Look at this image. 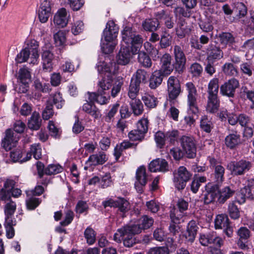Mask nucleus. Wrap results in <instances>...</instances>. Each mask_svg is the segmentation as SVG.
<instances>
[{
	"mask_svg": "<svg viewBox=\"0 0 254 254\" xmlns=\"http://www.w3.org/2000/svg\"><path fill=\"white\" fill-rule=\"evenodd\" d=\"M153 219L147 215L142 216L134 224L126 225L118 229L114 234L113 240L117 243L122 241L126 247H131L138 243L135 235L142 232L152 226Z\"/></svg>",
	"mask_w": 254,
	"mask_h": 254,
	"instance_id": "obj_1",
	"label": "nucleus"
},
{
	"mask_svg": "<svg viewBox=\"0 0 254 254\" xmlns=\"http://www.w3.org/2000/svg\"><path fill=\"white\" fill-rule=\"evenodd\" d=\"M185 89L187 94V106L188 116L184 118V121L186 125L191 127L195 122L193 115H195L198 113V107L197 100L198 93L196 87L192 82H188L185 84Z\"/></svg>",
	"mask_w": 254,
	"mask_h": 254,
	"instance_id": "obj_2",
	"label": "nucleus"
},
{
	"mask_svg": "<svg viewBox=\"0 0 254 254\" xmlns=\"http://www.w3.org/2000/svg\"><path fill=\"white\" fill-rule=\"evenodd\" d=\"M119 32V27L113 21L107 23L104 30L101 42L103 53L109 54L112 53L117 44L116 38Z\"/></svg>",
	"mask_w": 254,
	"mask_h": 254,
	"instance_id": "obj_3",
	"label": "nucleus"
},
{
	"mask_svg": "<svg viewBox=\"0 0 254 254\" xmlns=\"http://www.w3.org/2000/svg\"><path fill=\"white\" fill-rule=\"evenodd\" d=\"M122 42L126 45V46L129 47L132 54H137L143 42L141 36L138 34L136 35L129 27L124 28L122 31Z\"/></svg>",
	"mask_w": 254,
	"mask_h": 254,
	"instance_id": "obj_4",
	"label": "nucleus"
},
{
	"mask_svg": "<svg viewBox=\"0 0 254 254\" xmlns=\"http://www.w3.org/2000/svg\"><path fill=\"white\" fill-rule=\"evenodd\" d=\"M15 182L11 179L6 180L3 187L0 190V200L6 201L11 199V196L18 197L21 194V190L18 188H14Z\"/></svg>",
	"mask_w": 254,
	"mask_h": 254,
	"instance_id": "obj_5",
	"label": "nucleus"
},
{
	"mask_svg": "<svg viewBox=\"0 0 254 254\" xmlns=\"http://www.w3.org/2000/svg\"><path fill=\"white\" fill-rule=\"evenodd\" d=\"M252 167V162L245 159H241L238 161H231L227 165V169L234 176L244 175L249 172Z\"/></svg>",
	"mask_w": 254,
	"mask_h": 254,
	"instance_id": "obj_6",
	"label": "nucleus"
},
{
	"mask_svg": "<svg viewBox=\"0 0 254 254\" xmlns=\"http://www.w3.org/2000/svg\"><path fill=\"white\" fill-rule=\"evenodd\" d=\"M167 101L171 104L177 102V98L181 92V86L179 80L174 76H171L167 80Z\"/></svg>",
	"mask_w": 254,
	"mask_h": 254,
	"instance_id": "obj_7",
	"label": "nucleus"
},
{
	"mask_svg": "<svg viewBox=\"0 0 254 254\" xmlns=\"http://www.w3.org/2000/svg\"><path fill=\"white\" fill-rule=\"evenodd\" d=\"M191 176L190 173L185 167H179L177 170L174 172L173 182L175 188L178 190H183Z\"/></svg>",
	"mask_w": 254,
	"mask_h": 254,
	"instance_id": "obj_8",
	"label": "nucleus"
},
{
	"mask_svg": "<svg viewBox=\"0 0 254 254\" xmlns=\"http://www.w3.org/2000/svg\"><path fill=\"white\" fill-rule=\"evenodd\" d=\"M148 121L146 119L142 118L137 123V128L130 131L128 134L130 140L132 141H141L144 137L148 130Z\"/></svg>",
	"mask_w": 254,
	"mask_h": 254,
	"instance_id": "obj_9",
	"label": "nucleus"
},
{
	"mask_svg": "<svg viewBox=\"0 0 254 254\" xmlns=\"http://www.w3.org/2000/svg\"><path fill=\"white\" fill-rule=\"evenodd\" d=\"M240 86L239 81L235 78H232L222 84L220 87V94L229 98H234L236 89Z\"/></svg>",
	"mask_w": 254,
	"mask_h": 254,
	"instance_id": "obj_10",
	"label": "nucleus"
},
{
	"mask_svg": "<svg viewBox=\"0 0 254 254\" xmlns=\"http://www.w3.org/2000/svg\"><path fill=\"white\" fill-rule=\"evenodd\" d=\"M181 145L188 158H193L196 156V147L192 136L183 135L180 138Z\"/></svg>",
	"mask_w": 254,
	"mask_h": 254,
	"instance_id": "obj_11",
	"label": "nucleus"
},
{
	"mask_svg": "<svg viewBox=\"0 0 254 254\" xmlns=\"http://www.w3.org/2000/svg\"><path fill=\"white\" fill-rule=\"evenodd\" d=\"M173 54L175 58V68L179 72H183L185 68L187 59L182 48L179 45H175L174 47Z\"/></svg>",
	"mask_w": 254,
	"mask_h": 254,
	"instance_id": "obj_12",
	"label": "nucleus"
},
{
	"mask_svg": "<svg viewBox=\"0 0 254 254\" xmlns=\"http://www.w3.org/2000/svg\"><path fill=\"white\" fill-rule=\"evenodd\" d=\"M238 239L236 244L239 249L242 250H247L249 249L248 245L249 239L251 236L249 229L246 227H241L236 232Z\"/></svg>",
	"mask_w": 254,
	"mask_h": 254,
	"instance_id": "obj_13",
	"label": "nucleus"
},
{
	"mask_svg": "<svg viewBox=\"0 0 254 254\" xmlns=\"http://www.w3.org/2000/svg\"><path fill=\"white\" fill-rule=\"evenodd\" d=\"M135 178L134 187L138 192H141L142 187L146 185L148 180V176L146 174V168L144 166H141L137 168L136 171Z\"/></svg>",
	"mask_w": 254,
	"mask_h": 254,
	"instance_id": "obj_14",
	"label": "nucleus"
},
{
	"mask_svg": "<svg viewBox=\"0 0 254 254\" xmlns=\"http://www.w3.org/2000/svg\"><path fill=\"white\" fill-rule=\"evenodd\" d=\"M18 82L20 85L19 91L22 93H25L27 91L28 84L31 81V74L29 69L23 67L19 69L18 72Z\"/></svg>",
	"mask_w": 254,
	"mask_h": 254,
	"instance_id": "obj_15",
	"label": "nucleus"
},
{
	"mask_svg": "<svg viewBox=\"0 0 254 254\" xmlns=\"http://www.w3.org/2000/svg\"><path fill=\"white\" fill-rule=\"evenodd\" d=\"M108 160V157L105 152L100 151L98 153L90 155L86 161V166L84 169L87 170L88 167L98 165H103Z\"/></svg>",
	"mask_w": 254,
	"mask_h": 254,
	"instance_id": "obj_16",
	"label": "nucleus"
},
{
	"mask_svg": "<svg viewBox=\"0 0 254 254\" xmlns=\"http://www.w3.org/2000/svg\"><path fill=\"white\" fill-rule=\"evenodd\" d=\"M19 137L14 135L13 131L8 129L5 131V136L1 141V146L6 150H9L14 147L18 140Z\"/></svg>",
	"mask_w": 254,
	"mask_h": 254,
	"instance_id": "obj_17",
	"label": "nucleus"
},
{
	"mask_svg": "<svg viewBox=\"0 0 254 254\" xmlns=\"http://www.w3.org/2000/svg\"><path fill=\"white\" fill-rule=\"evenodd\" d=\"M51 5L49 0H41V4L38 15L39 20L42 23L46 22L51 15Z\"/></svg>",
	"mask_w": 254,
	"mask_h": 254,
	"instance_id": "obj_18",
	"label": "nucleus"
},
{
	"mask_svg": "<svg viewBox=\"0 0 254 254\" xmlns=\"http://www.w3.org/2000/svg\"><path fill=\"white\" fill-rule=\"evenodd\" d=\"M113 78L112 75L108 74L103 76L99 79L97 84L98 93L101 94H109L110 89L113 85Z\"/></svg>",
	"mask_w": 254,
	"mask_h": 254,
	"instance_id": "obj_19",
	"label": "nucleus"
},
{
	"mask_svg": "<svg viewBox=\"0 0 254 254\" xmlns=\"http://www.w3.org/2000/svg\"><path fill=\"white\" fill-rule=\"evenodd\" d=\"M172 57L169 54H165L161 58V68L159 71L165 76H168L173 71L174 64H171Z\"/></svg>",
	"mask_w": 254,
	"mask_h": 254,
	"instance_id": "obj_20",
	"label": "nucleus"
},
{
	"mask_svg": "<svg viewBox=\"0 0 254 254\" xmlns=\"http://www.w3.org/2000/svg\"><path fill=\"white\" fill-rule=\"evenodd\" d=\"M206 191L204 197L205 204H209L217 199L218 202V185L208 184L205 186Z\"/></svg>",
	"mask_w": 254,
	"mask_h": 254,
	"instance_id": "obj_21",
	"label": "nucleus"
},
{
	"mask_svg": "<svg viewBox=\"0 0 254 254\" xmlns=\"http://www.w3.org/2000/svg\"><path fill=\"white\" fill-rule=\"evenodd\" d=\"M224 141L225 145L230 149H236L242 142L241 135L237 131L227 135Z\"/></svg>",
	"mask_w": 254,
	"mask_h": 254,
	"instance_id": "obj_22",
	"label": "nucleus"
},
{
	"mask_svg": "<svg viewBox=\"0 0 254 254\" xmlns=\"http://www.w3.org/2000/svg\"><path fill=\"white\" fill-rule=\"evenodd\" d=\"M38 42L35 40H30L27 44V46L25 49L29 51L31 54L30 57L29 64H37L39 55L38 54Z\"/></svg>",
	"mask_w": 254,
	"mask_h": 254,
	"instance_id": "obj_23",
	"label": "nucleus"
},
{
	"mask_svg": "<svg viewBox=\"0 0 254 254\" xmlns=\"http://www.w3.org/2000/svg\"><path fill=\"white\" fill-rule=\"evenodd\" d=\"M121 45V49L117 56V62L120 64L126 65L128 64L131 58L130 49L122 42Z\"/></svg>",
	"mask_w": 254,
	"mask_h": 254,
	"instance_id": "obj_24",
	"label": "nucleus"
},
{
	"mask_svg": "<svg viewBox=\"0 0 254 254\" xmlns=\"http://www.w3.org/2000/svg\"><path fill=\"white\" fill-rule=\"evenodd\" d=\"M168 163L163 159H156L152 161L149 165L150 172H166L168 170Z\"/></svg>",
	"mask_w": 254,
	"mask_h": 254,
	"instance_id": "obj_25",
	"label": "nucleus"
},
{
	"mask_svg": "<svg viewBox=\"0 0 254 254\" xmlns=\"http://www.w3.org/2000/svg\"><path fill=\"white\" fill-rule=\"evenodd\" d=\"M32 156L36 159L39 160L42 158V148L39 143H34L30 145V149L25 153V156L23 160L29 161Z\"/></svg>",
	"mask_w": 254,
	"mask_h": 254,
	"instance_id": "obj_26",
	"label": "nucleus"
},
{
	"mask_svg": "<svg viewBox=\"0 0 254 254\" xmlns=\"http://www.w3.org/2000/svg\"><path fill=\"white\" fill-rule=\"evenodd\" d=\"M220 107V100L218 95H208L206 110L211 114L216 113Z\"/></svg>",
	"mask_w": 254,
	"mask_h": 254,
	"instance_id": "obj_27",
	"label": "nucleus"
},
{
	"mask_svg": "<svg viewBox=\"0 0 254 254\" xmlns=\"http://www.w3.org/2000/svg\"><path fill=\"white\" fill-rule=\"evenodd\" d=\"M207 60L214 62L215 60L221 59L223 57V52L218 47L212 44L209 45L207 49Z\"/></svg>",
	"mask_w": 254,
	"mask_h": 254,
	"instance_id": "obj_28",
	"label": "nucleus"
},
{
	"mask_svg": "<svg viewBox=\"0 0 254 254\" xmlns=\"http://www.w3.org/2000/svg\"><path fill=\"white\" fill-rule=\"evenodd\" d=\"M87 94L88 100L90 102H96L101 105L107 104L110 97L109 94H101L98 93V90L97 92H88Z\"/></svg>",
	"mask_w": 254,
	"mask_h": 254,
	"instance_id": "obj_29",
	"label": "nucleus"
},
{
	"mask_svg": "<svg viewBox=\"0 0 254 254\" xmlns=\"http://www.w3.org/2000/svg\"><path fill=\"white\" fill-rule=\"evenodd\" d=\"M43 68L46 72H50L53 69V60L54 54L50 50L44 51L42 55Z\"/></svg>",
	"mask_w": 254,
	"mask_h": 254,
	"instance_id": "obj_30",
	"label": "nucleus"
},
{
	"mask_svg": "<svg viewBox=\"0 0 254 254\" xmlns=\"http://www.w3.org/2000/svg\"><path fill=\"white\" fill-rule=\"evenodd\" d=\"M54 22L61 27H65L68 23L67 12L64 8H62L58 10L54 16Z\"/></svg>",
	"mask_w": 254,
	"mask_h": 254,
	"instance_id": "obj_31",
	"label": "nucleus"
},
{
	"mask_svg": "<svg viewBox=\"0 0 254 254\" xmlns=\"http://www.w3.org/2000/svg\"><path fill=\"white\" fill-rule=\"evenodd\" d=\"M234 192V190L229 187H225L219 190L218 186V202L221 204L224 203L227 199L233 195Z\"/></svg>",
	"mask_w": 254,
	"mask_h": 254,
	"instance_id": "obj_32",
	"label": "nucleus"
},
{
	"mask_svg": "<svg viewBox=\"0 0 254 254\" xmlns=\"http://www.w3.org/2000/svg\"><path fill=\"white\" fill-rule=\"evenodd\" d=\"M42 120L39 113L34 112L27 123L28 128L32 130H38L41 126Z\"/></svg>",
	"mask_w": 254,
	"mask_h": 254,
	"instance_id": "obj_33",
	"label": "nucleus"
},
{
	"mask_svg": "<svg viewBox=\"0 0 254 254\" xmlns=\"http://www.w3.org/2000/svg\"><path fill=\"white\" fill-rule=\"evenodd\" d=\"M4 202V220H14L13 217L16 209V203L11 199Z\"/></svg>",
	"mask_w": 254,
	"mask_h": 254,
	"instance_id": "obj_34",
	"label": "nucleus"
},
{
	"mask_svg": "<svg viewBox=\"0 0 254 254\" xmlns=\"http://www.w3.org/2000/svg\"><path fill=\"white\" fill-rule=\"evenodd\" d=\"M164 76H166L158 70H155L151 74L149 79V87L155 89L162 83Z\"/></svg>",
	"mask_w": 254,
	"mask_h": 254,
	"instance_id": "obj_35",
	"label": "nucleus"
},
{
	"mask_svg": "<svg viewBox=\"0 0 254 254\" xmlns=\"http://www.w3.org/2000/svg\"><path fill=\"white\" fill-rule=\"evenodd\" d=\"M82 110L95 119H98L101 117L100 111L93 102H90L88 100L83 104Z\"/></svg>",
	"mask_w": 254,
	"mask_h": 254,
	"instance_id": "obj_36",
	"label": "nucleus"
},
{
	"mask_svg": "<svg viewBox=\"0 0 254 254\" xmlns=\"http://www.w3.org/2000/svg\"><path fill=\"white\" fill-rule=\"evenodd\" d=\"M215 161L214 159L210 160L211 165L214 168V177L215 182L217 183H222L224 180V173L225 169L223 166L221 165H213L212 162Z\"/></svg>",
	"mask_w": 254,
	"mask_h": 254,
	"instance_id": "obj_37",
	"label": "nucleus"
},
{
	"mask_svg": "<svg viewBox=\"0 0 254 254\" xmlns=\"http://www.w3.org/2000/svg\"><path fill=\"white\" fill-rule=\"evenodd\" d=\"M198 228L196 221L194 220H191L188 224L187 229L188 235L186 238L189 242L192 243L194 241Z\"/></svg>",
	"mask_w": 254,
	"mask_h": 254,
	"instance_id": "obj_38",
	"label": "nucleus"
},
{
	"mask_svg": "<svg viewBox=\"0 0 254 254\" xmlns=\"http://www.w3.org/2000/svg\"><path fill=\"white\" fill-rule=\"evenodd\" d=\"M175 30L178 38L182 39L185 37L188 31L187 22L185 19L181 18H179Z\"/></svg>",
	"mask_w": 254,
	"mask_h": 254,
	"instance_id": "obj_39",
	"label": "nucleus"
},
{
	"mask_svg": "<svg viewBox=\"0 0 254 254\" xmlns=\"http://www.w3.org/2000/svg\"><path fill=\"white\" fill-rule=\"evenodd\" d=\"M215 228L216 229H222L230 224L228 216L225 214L217 215L214 221Z\"/></svg>",
	"mask_w": 254,
	"mask_h": 254,
	"instance_id": "obj_40",
	"label": "nucleus"
},
{
	"mask_svg": "<svg viewBox=\"0 0 254 254\" xmlns=\"http://www.w3.org/2000/svg\"><path fill=\"white\" fill-rule=\"evenodd\" d=\"M129 105L135 116H139L142 114L144 111L143 105L139 99L136 98L131 99Z\"/></svg>",
	"mask_w": 254,
	"mask_h": 254,
	"instance_id": "obj_41",
	"label": "nucleus"
},
{
	"mask_svg": "<svg viewBox=\"0 0 254 254\" xmlns=\"http://www.w3.org/2000/svg\"><path fill=\"white\" fill-rule=\"evenodd\" d=\"M96 68L102 76L108 74L111 75V72L113 68L112 63H107L105 62H99L96 65Z\"/></svg>",
	"mask_w": 254,
	"mask_h": 254,
	"instance_id": "obj_42",
	"label": "nucleus"
},
{
	"mask_svg": "<svg viewBox=\"0 0 254 254\" xmlns=\"http://www.w3.org/2000/svg\"><path fill=\"white\" fill-rule=\"evenodd\" d=\"M16 225L15 220H4L3 224L6 231V236L8 239H12L15 235L13 226Z\"/></svg>",
	"mask_w": 254,
	"mask_h": 254,
	"instance_id": "obj_43",
	"label": "nucleus"
},
{
	"mask_svg": "<svg viewBox=\"0 0 254 254\" xmlns=\"http://www.w3.org/2000/svg\"><path fill=\"white\" fill-rule=\"evenodd\" d=\"M147 79V72L143 69H138L134 73L131 78V81L140 85L141 83H145Z\"/></svg>",
	"mask_w": 254,
	"mask_h": 254,
	"instance_id": "obj_44",
	"label": "nucleus"
},
{
	"mask_svg": "<svg viewBox=\"0 0 254 254\" xmlns=\"http://www.w3.org/2000/svg\"><path fill=\"white\" fill-rule=\"evenodd\" d=\"M240 98L244 100H248L252 102L251 108L254 107V91L249 90L247 87H242L240 94Z\"/></svg>",
	"mask_w": 254,
	"mask_h": 254,
	"instance_id": "obj_45",
	"label": "nucleus"
},
{
	"mask_svg": "<svg viewBox=\"0 0 254 254\" xmlns=\"http://www.w3.org/2000/svg\"><path fill=\"white\" fill-rule=\"evenodd\" d=\"M142 100L145 105L148 108L156 107L158 102L157 98L149 94H144L142 96Z\"/></svg>",
	"mask_w": 254,
	"mask_h": 254,
	"instance_id": "obj_46",
	"label": "nucleus"
},
{
	"mask_svg": "<svg viewBox=\"0 0 254 254\" xmlns=\"http://www.w3.org/2000/svg\"><path fill=\"white\" fill-rule=\"evenodd\" d=\"M219 79L217 78H214L211 79L208 85V95H218Z\"/></svg>",
	"mask_w": 254,
	"mask_h": 254,
	"instance_id": "obj_47",
	"label": "nucleus"
},
{
	"mask_svg": "<svg viewBox=\"0 0 254 254\" xmlns=\"http://www.w3.org/2000/svg\"><path fill=\"white\" fill-rule=\"evenodd\" d=\"M159 26V22L157 19H146L142 23V27L146 31H155Z\"/></svg>",
	"mask_w": 254,
	"mask_h": 254,
	"instance_id": "obj_48",
	"label": "nucleus"
},
{
	"mask_svg": "<svg viewBox=\"0 0 254 254\" xmlns=\"http://www.w3.org/2000/svg\"><path fill=\"white\" fill-rule=\"evenodd\" d=\"M228 212L230 217L233 219H238L240 217L239 209L234 201L230 202L229 203Z\"/></svg>",
	"mask_w": 254,
	"mask_h": 254,
	"instance_id": "obj_49",
	"label": "nucleus"
},
{
	"mask_svg": "<svg viewBox=\"0 0 254 254\" xmlns=\"http://www.w3.org/2000/svg\"><path fill=\"white\" fill-rule=\"evenodd\" d=\"M140 90V85L130 80V84L128 88V96L130 99L136 98Z\"/></svg>",
	"mask_w": 254,
	"mask_h": 254,
	"instance_id": "obj_50",
	"label": "nucleus"
},
{
	"mask_svg": "<svg viewBox=\"0 0 254 254\" xmlns=\"http://www.w3.org/2000/svg\"><path fill=\"white\" fill-rule=\"evenodd\" d=\"M200 126L201 129L207 133L210 132L213 127L212 122L206 116L201 117Z\"/></svg>",
	"mask_w": 254,
	"mask_h": 254,
	"instance_id": "obj_51",
	"label": "nucleus"
},
{
	"mask_svg": "<svg viewBox=\"0 0 254 254\" xmlns=\"http://www.w3.org/2000/svg\"><path fill=\"white\" fill-rule=\"evenodd\" d=\"M50 101L51 104L53 103L58 109L62 108L64 104V100L63 99L62 95L59 92H56L54 94L51 95V98L47 102Z\"/></svg>",
	"mask_w": 254,
	"mask_h": 254,
	"instance_id": "obj_52",
	"label": "nucleus"
},
{
	"mask_svg": "<svg viewBox=\"0 0 254 254\" xmlns=\"http://www.w3.org/2000/svg\"><path fill=\"white\" fill-rule=\"evenodd\" d=\"M138 62L145 67H150L152 65V62L149 57L143 52H138L137 53Z\"/></svg>",
	"mask_w": 254,
	"mask_h": 254,
	"instance_id": "obj_53",
	"label": "nucleus"
},
{
	"mask_svg": "<svg viewBox=\"0 0 254 254\" xmlns=\"http://www.w3.org/2000/svg\"><path fill=\"white\" fill-rule=\"evenodd\" d=\"M25 153L19 149H16L10 152V158L13 162L19 161L20 162H26L28 160H23L25 156Z\"/></svg>",
	"mask_w": 254,
	"mask_h": 254,
	"instance_id": "obj_54",
	"label": "nucleus"
},
{
	"mask_svg": "<svg viewBox=\"0 0 254 254\" xmlns=\"http://www.w3.org/2000/svg\"><path fill=\"white\" fill-rule=\"evenodd\" d=\"M214 232H212L205 234H200L199 242L202 245L207 246L213 243L214 241L213 236Z\"/></svg>",
	"mask_w": 254,
	"mask_h": 254,
	"instance_id": "obj_55",
	"label": "nucleus"
},
{
	"mask_svg": "<svg viewBox=\"0 0 254 254\" xmlns=\"http://www.w3.org/2000/svg\"><path fill=\"white\" fill-rule=\"evenodd\" d=\"M179 137V132L176 129L169 130L166 132V141L174 145L178 142Z\"/></svg>",
	"mask_w": 254,
	"mask_h": 254,
	"instance_id": "obj_56",
	"label": "nucleus"
},
{
	"mask_svg": "<svg viewBox=\"0 0 254 254\" xmlns=\"http://www.w3.org/2000/svg\"><path fill=\"white\" fill-rule=\"evenodd\" d=\"M224 73L229 76H236L238 74V70L233 64L230 63H225L222 67Z\"/></svg>",
	"mask_w": 254,
	"mask_h": 254,
	"instance_id": "obj_57",
	"label": "nucleus"
},
{
	"mask_svg": "<svg viewBox=\"0 0 254 254\" xmlns=\"http://www.w3.org/2000/svg\"><path fill=\"white\" fill-rule=\"evenodd\" d=\"M84 235L87 244L91 245L95 243L96 240V234L92 228L89 227H87L84 231Z\"/></svg>",
	"mask_w": 254,
	"mask_h": 254,
	"instance_id": "obj_58",
	"label": "nucleus"
},
{
	"mask_svg": "<svg viewBox=\"0 0 254 254\" xmlns=\"http://www.w3.org/2000/svg\"><path fill=\"white\" fill-rule=\"evenodd\" d=\"M63 168L59 164H50L45 169V174L56 175L63 171Z\"/></svg>",
	"mask_w": 254,
	"mask_h": 254,
	"instance_id": "obj_59",
	"label": "nucleus"
},
{
	"mask_svg": "<svg viewBox=\"0 0 254 254\" xmlns=\"http://www.w3.org/2000/svg\"><path fill=\"white\" fill-rule=\"evenodd\" d=\"M203 68L200 64L197 63H194L191 64L189 68L190 72L193 77H199L201 75Z\"/></svg>",
	"mask_w": 254,
	"mask_h": 254,
	"instance_id": "obj_60",
	"label": "nucleus"
},
{
	"mask_svg": "<svg viewBox=\"0 0 254 254\" xmlns=\"http://www.w3.org/2000/svg\"><path fill=\"white\" fill-rule=\"evenodd\" d=\"M116 207H118L119 210L124 213L127 212L130 209L129 203L124 198H118L117 205Z\"/></svg>",
	"mask_w": 254,
	"mask_h": 254,
	"instance_id": "obj_61",
	"label": "nucleus"
},
{
	"mask_svg": "<svg viewBox=\"0 0 254 254\" xmlns=\"http://www.w3.org/2000/svg\"><path fill=\"white\" fill-rule=\"evenodd\" d=\"M221 43L224 45H231L234 42V37L228 32H223L219 35Z\"/></svg>",
	"mask_w": 254,
	"mask_h": 254,
	"instance_id": "obj_62",
	"label": "nucleus"
},
{
	"mask_svg": "<svg viewBox=\"0 0 254 254\" xmlns=\"http://www.w3.org/2000/svg\"><path fill=\"white\" fill-rule=\"evenodd\" d=\"M41 202V200L33 195L29 197L26 200V204L27 209L29 210L35 209Z\"/></svg>",
	"mask_w": 254,
	"mask_h": 254,
	"instance_id": "obj_63",
	"label": "nucleus"
},
{
	"mask_svg": "<svg viewBox=\"0 0 254 254\" xmlns=\"http://www.w3.org/2000/svg\"><path fill=\"white\" fill-rule=\"evenodd\" d=\"M55 42L57 46H61L63 45L65 41V34L64 31L60 30L54 35Z\"/></svg>",
	"mask_w": 254,
	"mask_h": 254,
	"instance_id": "obj_64",
	"label": "nucleus"
}]
</instances>
